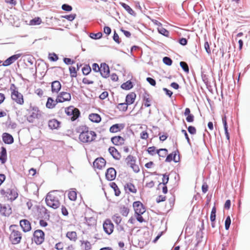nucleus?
<instances>
[{"instance_id": "1", "label": "nucleus", "mask_w": 250, "mask_h": 250, "mask_svg": "<svg viewBox=\"0 0 250 250\" xmlns=\"http://www.w3.org/2000/svg\"><path fill=\"white\" fill-rule=\"evenodd\" d=\"M78 132L80 134L79 139L83 143H90L95 140L96 133L94 131L89 130L85 125L79 127Z\"/></svg>"}, {"instance_id": "2", "label": "nucleus", "mask_w": 250, "mask_h": 250, "mask_svg": "<svg viewBox=\"0 0 250 250\" xmlns=\"http://www.w3.org/2000/svg\"><path fill=\"white\" fill-rule=\"evenodd\" d=\"M59 197L57 190L49 192L47 193L45 198L46 205L53 209H57L61 205Z\"/></svg>"}, {"instance_id": "3", "label": "nucleus", "mask_w": 250, "mask_h": 250, "mask_svg": "<svg viewBox=\"0 0 250 250\" xmlns=\"http://www.w3.org/2000/svg\"><path fill=\"white\" fill-rule=\"evenodd\" d=\"M42 116V112L38 107H31L30 114L27 117V120L29 122L33 123L35 119H40Z\"/></svg>"}, {"instance_id": "4", "label": "nucleus", "mask_w": 250, "mask_h": 250, "mask_svg": "<svg viewBox=\"0 0 250 250\" xmlns=\"http://www.w3.org/2000/svg\"><path fill=\"white\" fill-rule=\"evenodd\" d=\"M65 113L70 116L71 121H74L77 119L80 116V111L73 106H70L65 109Z\"/></svg>"}, {"instance_id": "5", "label": "nucleus", "mask_w": 250, "mask_h": 250, "mask_svg": "<svg viewBox=\"0 0 250 250\" xmlns=\"http://www.w3.org/2000/svg\"><path fill=\"white\" fill-rule=\"evenodd\" d=\"M37 245L42 244L44 240V233L41 229L35 230L33 234V238H32Z\"/></svg>"}, {"instance_id": "6", "label": "nucleus", "mask_w": 250, "mask_h": 250, "mask_svg": "<svg viewBox=\"0 0 250 250\" xmlns=\"http://www.w3.org/2000/svg\"><path fill=\"white\" fill-rule=\"evenodd\" d=\"M9 239L13 244H19L21 239V234L18 230H13L10 235Z\"/></svg>"}, {"instance_id": "7", "label": "nucleus", "mask_w": 250, "mask_h": 250, "mask_svg": "<svg viewBox=\"0 0 250 250\" xmlns=\"http://www.w3.org/2000/svg\"><path fill=\"white\" fill-rule=\"evenodd\" d=\"M11 98L13 100L19 104H22L24 103L22 95L16 89L12 90Z\"/></svg>"}, {"instance_id": "8", "label": "nucleus", "mask_w": 250, "mask_h": 250, "mask_svg": "<svg viewBox=\"0 0 250 250\" xmlns=\"http://www.w3.org/2000/svg\"><path fill=\"white\" fill-rule=\"evenodd\" d=\"M133 207L135 211V214H143L146 211V208L143 204L140 201H135L133 204Z\"/></svg>"}, {"instance_id": "9", "label": "nucleus", "mask_w": 250, "mask_h": 250, "mask_svg": "<svg viewBox=\"0 0 250 250\" xmlns=\"http://www.w3.org/2000/svg\"><path fill=\"white\" fill-rule=\"evenodd\" d=\"M104 230L106 233L109 235L113 231L114 225L109 219H106L103 224Z\"/></svg>"}, {"instance_id": "10", "label": "nucleus", "mask_w": 250, "mask_h": 250, "mask_svg": "<svg viewBox=\"0 0 250 250\" xmlns=\"http://www.w3.org/2000/svg\"><path fill=\"white\" fill-rule=\"evenodd\" d=\"M180 154L178 149L174 151L172 153L168 154L165 161L167 162H170L171 161H173L175 163H177L180 161Z\"/></svg>"}, {"instance_id": "11", "label": "nucleus", "mask_w": 250, "mask_h": 250, "mask_svg": "<svg viewBox=\"0 0 250 250\" xmlns=\"http://www.w3.org/2000/svg\"><path fill=\"white\" fill-rule=\"evenodd\" d=\"M100 74L104 78H107L109 76L110 70L109 66L106 63L104 62L101 64Z\"/></svg>"}, {"instance_id": "12", "label": "nucleus", "mask_w": 250, "mask_h": 250, "mask_svg": "<svg viewBox=\"0 0 250 250\" xmlns=\"http://www.w3.org/2000/svg\"><path fill=\"white\" fill-rule=\"evenodd\" d=\"M59 103H63L65 101H70L71 99V94L66 92H61L57 96Z\"/></svg>"}, {"instance_id": "13", "label": "nucleus", "mask_w": 250, "mask_h": 250, "mask_svg": "<svg viewBox=\"0 0 250 250\" xmlns=\"http://www.w3.org/2000/svg\"><path fill=\"white\" fill-rule=\"evenodd\" d=\"M6 196L11 201L15 200L18 196V193L16 188H8L6 190Z\"/></svg>"}, {"instance_id": "14", "label": "nucleus", "mask_w": 250, "mask_h": 250, "mask_svg": "<svg viewBox=\"0 0 250 250\" xmlns=\"http://www.w3.org/2000/svg\"><path fill=\"white\" fill-rule=\"evenodd\" d=\"M116 176V171L113 167L108 168L105 172V177L108 181L114 180Z\"/></svg>"}, {"instance_id": "15", "label": "nucleus", "mask_w": 250, "mask_h": 250, "mask_svg": "<svg viewBox=\"0 0 250 250\" xmlns=\"http://www.w3.org/2000/svg\"><path fill=\"white\" fill-rule=\"evenodd\" d=\"M21 56L20 54H17L10 56L3 62L2 65L4 66L10 65L17 60Z\"/></svg>"}, {"instance_id": "16", "label": "nucleus", "mask_w": 250, "mask_h": 250, "mask_svg": "<svg viewBox=\"0 0 250 250\" xmlns=\"http://www.w3.org/2000/svg\"><path fill=\"white\" fill-rule=\"evenodd\" d=\"M106 164L105 160L102 157L97 158L93 162V166L99 169L104 167Z\"/></svg>"}, {"instance_id": "17", "label": "nucleus", "mask_w": 250, "mask_h": 250, "mask_svg": "<svg viewBox=\"0 0 250 250\" xmlns=\"http://www.w3.org/2000/svg\"><path fill=\"white\" fill-rule=\"evenodd\" d=\"M20 224L24 232H28L31 229V224L27 220L23 219L20 221Z\"/></svg>"}, {"instance_id": "18", "label": "nucleus", "mask_w": 250, "mask_h": 250, "mask_svg": "<svg viewBox=\"0 0 250 250\" xmlns=\"http://www.w3.org/2000/svg\"><path fill=\"white\" fill-rule=\"evenodd\" d=\"M0 214L5 216H9L12 213V209L9 205L0 206Z\"/></svg>"}, {"instance_id": "19", "label": "nucleus", "mask_w": 250, "mask_h": 250, "mask_svg": "<svg viewBox=\"0 0 250 250\" xmlns=\"http://www.w3.org/2000/svg\"><path fill=\"white\" fill-rule=\"evenodd\" d=\"M108 151L114 159L117 160L120 159L121 157V154L115 147H109L108 148Z\"/></svg>"}, {"instance_id": "20", "label": "nucleus", "mask_w": 250, "mask_h": 250, "mask_svg": "<svg viewBox=\"0 0 250 250\" xmlns=\"http://www.w3.org/2000/svg\"><path fill=\"white\" fill-rule=\"evenodd\" d=\"M62 87L60 82L55 81L51 83V91L52 93H58Z\"/></svg>"}, {"instance_id": "21", "label": "nucleus", "mask_w": 250, "mask_h": 250, "mask_svg": "<svg viewBox=\"0 0 250 250\" xmlns=\"http://www.w3.org/2000/svg\"><path fill=\"white\" fill-rule=\"evenodd\" d=\"M112 143L115 146H120L124 144L125 139L120 136H116L111 139Z\"/></svg>"}, {"instance_id": "22", "label": "nucleus", "mask_w": 250, "mask_h": 250, "mask_svg": "<svg viewBox=\"0 0 250 250\" xmlns=\"http://www.w3.org/2000/svg\"><path fill=\"white\" fill-rule=\"evenodd\" d=\"M2 138L5 144H11L14 142L13 136L8 133H3L2 135Z\"/></svg>"}, {"instance_id": "23", "label": "nucleus", "mask_w": 250, "mask_h": 250, "mask_svg": "<svg viewBox=\"0 0 250 250\" xmlns=\"http://www.w3.org/2000/svg\"><path fill=\"white\" fill-rule=\"evenodd\" d=\"M1 151H0V162L1 164H4L7 161V151L6 148L2 146L0 148Z\"/></svg>"}, {"instance_id": "24", "label": "nucleus", "mask_w": 250, "mask_h": 250, "mask_svg": "<svg viewBox=\"0 0 250 250\" xmlns=\"http://www.w3.org/2000/svg\"><path fill=\"white\" fill-rule=\"evenodd\" d=\"M59 103L57 97L56 100H54L51 97H49L47 99V102L46 103V107L49 109L53 108L57 103Z\"/></svg>"}, {"instance_id": "25", "label": "nucleus", "mask_w": 250, "mask_h": 250, "mask_svg": "<svg viewBox=\"0 0 250 250\" xmlns=\"http://www.w3.org/2000/svg\"><path fill=\"white\" fill-rule=\"evenodd\" d=\"M60 122L56 119H52L48 121V127L51 129H58L59 127Z\"/></svg>"}, {"instance_id": "26", "label": "nucleus", "mask_w": 250, "mask_h": 250, "mask_svg": "<svg viewBox=\"0 0 250 250\" xmlns=\"http://www.w3.org/2000/svg\"><path fill=\"white\" fill-rule=\"evenodd\" d=\"M136 97V94L134 92H131L126 95L125 102L128 105H130L134 102Z\"/></svg>"}, {"instance_id": "27", "label": "nucleus", "mask_w": 250, "mask_h": 250, "mask_svg": "<svg viewBox=\"0 0 250 250\" xmlns=\"http://www.w3.org/2000/svg\"><path fill=\"white\" fill-rule=\"evenodd\" d=\"M89 119L92 122L98 123L101 121V116L96 113H91L89 115Z\"/></svg>"}, {"instance_id": "28", "label": "nucleus", "mask_w": 250, "mask_h": 250, "mask_svg": "<svg viewBox=\"0 0 250 250\" xmlns=\"http://www.w3.org/2000/svg\"><path fill=\"white\" fill-rule=\"evenodd\" d=\"M124 125L123 124H115L112 125L109 128V131L112 133H116L121 130L123 128Z\"/></svg>"}, {"instance_id": "29", "label": "nucleus", "mask_w": 250, "mask_h": 250, "mask_svg": "<svg viewBox=\"0 0 250 250\" xmlns=\"http://www.w3.org/2000/svg\"><path fill=\"white\" fill-rule=\"evenodd\" d=\"M222 122L223 124V125H224V128L225 129V133L226 138H227V140H229V133L228 132V125H227V118H226V116H224L222 117Z\"/></svg>"}, {"instance_id": "30", "label": "nucleus", "mask_w": 250, "mask_h": 250, "mask_svg": "<svg viewBox=\"0 0 250 250\" xmlns=\"http://www.w3.org/2000/svg\"><path fill=\"white\" fill-rule=\"evenodd\" d=\"M124 188L125 190L128 189L130 192L135 193L137 192V189L135 186L131 183L125 184Z\"/></svg>"}, {"instance_id": "31", "label": "nucleus", "mask_w": 250, "mask_h": 250, "mask_svg": "<svg viewBox=\"0 0 250 250\" xmlns=\"http://www.w3.org/2000/svg\"><path fill=\"white\" fill-rule=\"evenodd\" d=\"M143 101L144 102V105L146 107H149L151 105V99L149 98V95L145 93L143 95Z\"/></svg>"}, {"instance_id": "32", "label": "nucleus", "mask_w": 250, "mask_h": 250, "mask_svg": "<svg viewBox=\"0 0 250 250\" xmlns=\"http://www.w3.org/2000/svg\"><path fill=\"white\" fill-rule=\"evenodd\" d=\"M133 83L130 81H127L125 83H123L121 87L125 90H129L133 87Z\"/></svg>"}, {"instance_id": "33", "label": "nucleus", "mask_w": 250, "mask_h": 250, "mask_svg": "<svg viewBox=\"0 0 250 250\" xmlns=\"http://www.w3.org/2000/svg\"><path fill=\"white\" fill-rule=\"evenodd\" d=\"M110 186L114 190L115 196H119L121 191L117 184L114 182H112L110 184Z\"/></svg>"}, {"instance_id": "34", "label": "nucleus", "mask_w": 250, "mask_h": 250, "mask_svg": "<svg viewBox=\"0 0 250 250\" xmlns=\"http://www.w3.org/2000/svg\"><path fill=\"white\" fill-rule=\"evenodd\" d=\"M126 163L128 166H131L136 163V158L132 155H128L126 158Z\"/></svg>"}, {"instance_id": "35", "label": "nucleus", "mask_w": 250, "mask_h": 250, "mask_svg": "<svg viewBox=\"0 0 250 250\" xmlns=\"http://www.w3.org/2000/svg\"><path fill=\"white\" fill-rule=\"evenodd\" d=\"M120 4L130 15L134 14V11L128 5L124 2H120Z\"/></svg>"}, {"instance_id": "36", "label": "nucleus", "mask_w": 250, "mask_h": 250, "mask_svg": "<svg viewBox=\"0 0 250 250\" xmlns=\"http://www.w3.org/2000/svg\"><path fill=\"white\" fill-rule=\"evenodd\" d=\"M66 237L70 240L75 241L77 239V233L75 231H69L66 233Z\"/></svg>"}, {"instance_id": "37", "label": "nucleus", "mask_w": 250, "mask_h": 250, "mask_svg": "<svg viewBox=\"0 0 250 250\" xmlns=\"http://www.w3.org/2000/svg\"><path fill=\"white\" fill-rule=\"evenodd\" d=\"M128 104L125 103L119 104L117 106V108L121 111H125L127 109Z\"/></svg>"}, {"instance_id": "38", "label": "nucleus", "mask_w": 250, "mask_h": 250, "mask_svg": "<svg viewBox=\"0 0 250 250\" xmlns=\"http://www.w3.org/2000/svg\"><path fill=\"white\" fill-rule=\"evenodd\" d=\"M120 212L124 216H127L129 213V209L125 206L121 207L120 209Z\"/></svg>"}, {"instance_id": "39", "label": "nucleus", "mask_w": 250, "mask_h": 250, "mask_svg": "<svg viewBox=\"0 0 250 250\" xmlns=\"http://www.w3.org/2000/svg\"><path fill=\"white\" fill-rule=\"evenodd\" d=\"M91 71V68L88 65H85L82 68V72L84 75H87Z\"/></svg>"}, {"instance_id": "40", "label": "nucleus", "mask_w": 250, "mask_h": 250, "mask_svg": "<svg viewBox=\"0 0 250 250\" xmlns=\"http://www.w3.org/2000/svg\"><path fill=\"white\" fill-rule=\"evenodd\" d=\"M167 150L166 148H160L156 151V153L160 157H164L167 154Z\"/></svg>"}, {"instance_id": "41", "label": "nucleus", "mask_w": 250, "mask_h": 250, "mask_svg": "<svg viewBox=\"0 0 250 250\" xmlns=\"http://www.w3.org/2000/svg\"><path fill=\"white\" fill-rule=\"evenodd\" d=\"M68 198L71 201H75L77 199V193L76 191L72 190L68 193Z\"/></svg>"}, {"instance_id": "42", "label": "nucleus", "mask_w": 250, "mask_h": 250, "mask_svg": "<svg viewBox=\"0 0 250 250\" xmlns=\"http://www.w3.org/2000/svg\"><path fill=\"white\" fill-rule=\"evenodd\" d=\"M42 22V20L39 17L35 18L30 21L31 25H39Z\"/></svg>"}, {"instance_id": "43", "label": "nucleus", "mask_w": 250, "mask_h": 250, "mask_svg": "<svg viewBox=\"0 0 250 250\" xmlns=\"http://www.w3.org/2000/svg\"><path fill=\"white\" fill-rule=\"evenodd\" d=\"M180 65L185 72L188 73L189 72V67L187 62H180Z\"/></svg>"}, {"instance_id": "44", "label": "nucleus", "mask_w": 250, "mask_h": 250, "mask_svg": "<svg viewBox=\"0 0 250 250\" xmlns=\"http://www.w3.org/2000/svg\"><path fill=\"white\" fill-rule=\"evenodd\" d=\"M158 32L160 34L166 36L168 37L169 35V32L163 27L158 29Z\"/></svg>"}, {"instance_id": "45", "label": "nucleus", "mask_w": 250, "mask_h": 250, "mask_svg": "<svg viewBox=\"0 0 250 250\" xmlns=\"http://www.w3.org/2000/svg\"><path fill=\"white\" fill-rule=\"evenodd\" d=\"M102 33L98 32L97 33H90V37L93 39L97 40L99 39L102 37Z\"/></svg>"}, {"instance_id": "46", "label": "nucleus", "mask_w": 250, "mask_h": 250, "mask_svg": "<svg viewBox=\"0 0 250 250\" xmlns=\"http://www.w3.org/2000/svg\"><path fill=\"white\" fill-rule=\"evenodd\" d=\"M112 219L116 225L120 224L122 221V218L121 216L117 214H115L112 217Z\"/></svg>"}, {"instance_id": "47", "label": "nucleus", "mask_w": 250, "mask_h": 250, "mask_svg": "<svg viewBox=\"0 0 250 250\" xmlns=\"http://www.w3.org/2000/svg\"><path fill=\"white\" fill-rule=\"evenodd\" d=\"M86 223L89 226L94 225L96 223V220L93 217H85Z\"/></svg>"}, {"instance_id": "48", "label": "nucleus", "mask_w": 250, "mask_h": 250, "mask_svg": "<svg viewBox=\"0 0 250 250\" xmlns=\"http://www.w3.org/2000/svg\"><path fill=\"white\" fill-rule=\"evenodd\" d=\"M28 3L29 5V9L31 8L34 4V2L33 0H21V5H24L26 3Z\"/></svg>"}, {"instance_id": "49", "label": "nucleus", "mask_w": 250, "mask_h": 250, "mask_svg": "<svg viewBox=\"0 0 250 250\" xmlns=\"http://www.w3.org/2000/svg\"><path fill=\"white\" fill-rule=\"evenodd\" d=\"M231 224V219L229 216H228L225 222V227L226 230H228Z\"/></svg>"}, {"instance_id": "50", "label": "nucleus", "mask_w": 250, "mask_h": 250, "mask_svg": "<svg viewBox=\"0 0 250 250\" xmlns=\"http://www.w3.org/2000/svg\"><path fill=\"white\" fill-rule=\"evenodd\" d=\"M163 62L167 65L170 66L172 63V60L168 57H165L163 59Z\"/></svg>"}, {"instance_id": "51", "label": "nucleus", "mask_w": 250, "mask_h": 250, "mask_svg": "<svg viewBox=\"0 0 250 250\" xmlns=\"http://www.w3.org/2000/svg\"><path fill=\"white\" fill-rule=\"evenodd\" d=\"M69 70L71 77H76L77 76V71L75 67L71 66L69 68Z\"/></svg>"}, {"instance_id": "52", "label": "nucleus", "mask_w": 250, "mask_h": 250, "mask_svg": "<svg viewBox=\"0 0 250 250\" xmlns=\"http://www.w3.org/2000/svg\"><path fill=\"white\" fill-rule=\"evenodd\" d=\"M148 153L151 155H154L157 153L156 151V147L155 146H150L147 148Z\"/></svg>"}, {"instance_id": "53", "label": "nucleus", "mask_w": 250, "mask_h": 250, "mask_svg": "<svg viewBox=\"0 0 250 250\" xmlns=\"http://www.w3.org/2000/svg\"><path fill=\"white\" fill-rule=\"evenodd\" d=\"M62 8L63 10L68 12L71 11L72 10V6L67 4H63L62 6Z\"/></svg>"}, {"instance_id": "54", "label": "nucleus", "mask_w": 250, "mask_h": 250, "mask_svg": "<svg viewBox=\"0 0 250 250\" xmlns=\"http://www.w3.org/2000/svg\"><path fill=\"white\" fill-rule=\"evenodd\" d=\"M76 17V15L75 14H70L68 15H65L63 16V18L69 21H73Z\"/></svg>"}, {"instance_id": "55", "label": "nucleus", "mask_w": 250, "mask_h": 250, "mask_svg": "<svg viewBox=\"0 0 250 250\" xmlns=\"http://www.w3.org/2000/svg\"><path fill=\"white\" fill-rule=\"evenodd\" d=\"M169 180V176L168 175H167L166 173L163 175V179H162V184L164 185H166L168 183Z\"/></svg>"}, {"instance_id": "56", "label": "nucleus", "mask_w": 250, "mask_h": 250, "mask_svg": "<svg viewBox=\"0 0 250 250\" xmlns=\"http://www.w3.org/2000/svg\"><path fill=\"white\" fill-rule=\"evenodd\" d=\"M203 232L200 229V230L198 231L196 233L197 239H198L197 244L202 241V238H203Z\"/></svg>"}, {"instance_id": "57", "label": "nucleus", "mask_w": 250, "mask_h": 250, "mask_svg": "<svg viewBox=\"0 0 250 250\" xmlns=\"http://www.w3.org/2000/svg\"><path fill=\"white\" fill-rule=\"evenodd\" d=\"M188 132L192 135L195 134L196 133V129L194 126L191 125L189 126L188 127Z\"/></svg>"}, {"instance_id": "58", "label": "nucleus", "mask_w": 250, "mask_h": 250, "mask_svg": "<svg viewBox=\"0 0 250 250\" xmlns=\"http://www.w3.org/2000/svg\"><path fill=\"white\" fill-rule=\"evenodd\" d=\"M113 39L116 42H117L118 44H119L121 42V41L120 40L119 35L116 33V31H114V35L113 36Z\"/></svg>"}, {"instance_id": "59", "label": "nucleus", "mask_w": 250, "mask_h": 250, "mask_svg": "<svg viewBox=\"0 0 250 250\" xmlns=\"http://www.w3.org/2000/svg\"><path fill=\"white\" fill-rule=\"evenodd\" d=\"M81 242H82V244H84V250H89L91 249V244L89 241H81Z\"/></svg>"}, {"instance_id": "60", "label": "nucleus", "mask_w": 250, "mask_h": 250, "mask_svg": "<svg viewBox=\"0 0 250 250\" xmlns=\"http://www.w3.org/2000/svg\"><path fill=\"white\" fill-rule=\"evenodd\" d=\"M146 81L152 86L156 85V81L154 79L150 77H148L146 78Z\"/></svg>"}, {"instance_id": "61", "label": "nucleus", "mask_w": 250, "mask_h": 250, "mask_svg": "<svg viewBox=\"0 0 250 250\" xmlns=\"http://www.w3.org/2000/svg\"><path fill=\"white\" fill-rule=\"evenodd\" d=\"M50 55L52 56H49V58L51 61L55 62L58 60V57L55 53L49 54V56Z\"/></svg>"}, {"instance_id": "62", "label": "nucleus", "mask_w": 250, "mask_h": 250, "mask_svg": "<svg viewBox=\"0 0 250 250\" xmlns=\"http://www.w3.org/2000/svg\"><path fill=\"white\" fill-rule=\"evenodd\" d=\"M63 62L66 64H72L74 63V62L72 61L71 59L68 58H63Z\"/></svg>"}, {"instance_id": "63", "label": "nucleus", "mask_w": 250, "mask_h": 250, "mask_svg": "<svg viewBox=\"0 0 250 250\" xmlns=\"http://www.w3.org/2000/svg\"><path fill=\"white\" fill-rule=\"evenodd\" d=\"M92 69L93 70L96 72H98L100 71V67H99L97 63H94L92 64Z\"/></svg>"}, {"instance_id": "64", "label": "nucleus", "mask_w": 250, "mask_h": 250, "mask_svg": "<svg viewBox=\"0 0 250 250\" xmlns=\"http://www.w3.org/2000/svg\"><path fill=\"white\" fill-rule=\"evenodd\" d=\"M148 137V134L146 131H144L140 134V138L142 139L146 140Z\"/></svg>"}]
</instances>
